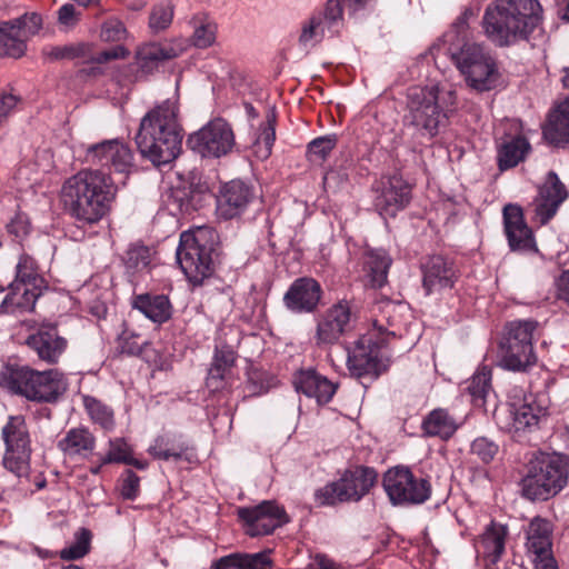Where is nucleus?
Masks as SVG:
<instances>
[{"label":"nucleus","instance_id":"f257e3e1","mask_svg":"<svg viewBox=\"0 0 569 569\" xmlns=\"http://www.w3.org/2000/svg\"><path fill=\"white\" fill-rule=\"evenodd\" d=\"M117 197L111 177L99 169H82L67 178L59 191L63 212L80 226L92 227L109 214Z\"/></svg>","mask_w":569,"mask_h":569},{"label":"nucleus","instance_id":"f03ea898","mask_svg":"<svg viewBox=\"0 0 569 569\" xmlns=\"http://www.w3.org/2000/svg\"><path fill=\"white\" fill-rule=\"evenodd\" d=\"M183 129L179 122V102L174 94L154 106L140 120L134 136L141 157L153 166L168 164L182 150Z\"/></svg>","mask_w":569,"mask_h":569},{"label":"nucleus","instance_id":"7ed1b4c3","mask_svg":"<svg viewBox=\"0 0 569 569\" xmlns=\"http://www.w3.org/2000/svg\"><path fill=\"white\" fill-rule=\"evenodd\" d=\"M542 7L538 0H497L485 10L481 26L496 47H510L528 40L541 24Z\"/></svg>","mask_w":569,"mask_h":569},{"label":"nucleus","instance_id":"20e7f679","mask_svg":"<svg viewBox=\"0 0 569 569\" xmlns=\"http://www.w3.org/2000/svg\"><path fill=\"white\" fill-rule=\"evenodd\" d=\"M451 111L441 100L438 86L410 88L406 94L403 126L416 138L431 141L448 127Z\"/></svg>","mask_w":569,"mask_h":569},{"label":"nucleus","instance_id":"39448f33","mask_svg":"<svg viewBox=\"0 0 569 569\" xmlns=\"http://www.w3.org/2000/svg\"><path fill=\"white\" fill-rule=\"evenodd\" d=\"M0 386L29 400L48 403L56 402L68 389L63 373L56 369L38 371L17 365L2 368Z\"/></svg>","mask_w":569,"mask_h":569},{"label":"nucleus","instance_id":"423d86ee","mask_svg":"<svg viewBox=\"0 0 569 569\" xmlns=\"http://www.w3.org/2000/svg\"><path fill=\"white\" fill-rule=\"evenodd\" d=\"M218 233L210 227H198L180 234L177 261L193 286H201L214 272L213 252Z\"/></svg>","mask_w":569,"mask_h":569},{"label":"nucleus","instance_id":"0eeeda50","mask_svg":"<svg viewBox=\"0 0 569 569\" xmlns=\"http://www.w3.org/2000/svg\"><path fill=\"white\" fill-rule=\"evenodd\" d=\"M568 475V461L562 456L540 453L527 465L520 481L521 493L531 501L548 500L567 485Z\"/></svg>","mask_w":569,"mask_h":569},{"label":"nucleus","instance_id":"6e6552de","mask_svg":"<svg viewBox=\"0 0 569 569\" xmlns=\"http://www.w3.org/2000/svg\"><path fill=\"white\" fill-rule=\"evenodd\" d=\"M538 321L513 320L505 326L498 348V366L507 371L527 372L538 361L533 348V333Z\"/></svg>","mask_w":569,"mask_h":569},{"label":"nucleus","instance_id":"1a4fd4ad","mask_svg":"<svg viewBox=\"0 0 569 569\" xmlns=\"http://www.w3.org/2000/svg\"><path fill=\"white\" fill-rule=\"evenodd\" d=\"M385 347L386 339H378L372 333L362 335L352 343L346 345V365L350 376L367 387V383H371L387 372L391 359L385 351Z\"/></svg>","mask_w":569,"mask_h":569},{"label":"nucleus","instance_id":"9d476101","mask_svg":"<svg viewBox=\"0 0 569 569\" xmlns=\"http://www.w3.org/2000/svg\"><path fill=\"white\" fill-rule=\"evenodd\" d=\"M382 486L393 506H419L428 501L432 493L429 477H419L407 466L388 469Z\"/></svg>","mask_w":569,"mask_h":569},{"label":"nucleus","instance_id":"9b49d317","mask_svg":"<svg viewBox=\"0 0 569 569\" xmlns=\"http://www.w3.org/2000/svg\"><path fill=\"white\" fill-rule=\"evenodd\" d=\"M1 437L6 446L3 466L18 477L26 476L30 468L31 439L23 416H10L2 427Z\"/></svg>","mask_w":569,"mask_h":569},{"label":"nucleus","instance_id":"f8f14e48","mask_svg":"<svg viewBox=\"0 0 569 569\" xmlns=\"http://www.w3.org/2000/svg\"><path fill=\"white\" fill-rule=\"evenodd\" d=\"M234 133L231 126L222 118H214L191 133L187 146L202 158L218 159L234 147Z\"/></svg>","mask_w":569,"mask_h":569},{"label":"nucleus","instance_id":"ddd939ff","mask_svg":"<svg viewBox=\"0 0 569 569\" xmlns=\"http://www.w3.org/2000/svg\"><path fill=\"white\" fill-rule=\"evenodd\" d=\"M237 516L250 537L270 535L290 521L284 508L274 500H263L252 507H240Z\"/></svg>","mask_w":569,"mask_h":569},{"label":"nucleus","instance_id":"4468645a","mask_svg":"<svg viewBox=\"0 0 569 569\" xmlns=\"http://www.w3.org/2000/svg\"><path fill=\"white\" fill-rule=\"evenodd\" d=\"M373 207L383 218H392L411 200V187L399 174L382 179L375 188Z\"/></svg>","mask_w":569,"mask_h":569},{"label":"nucleus","instance_id":"2eb2a0df","mask_svg":"<svg viewBox=\"0 0 569 569\" xmlns=\"http://www.w3.org/2000/svg\"><path fill=\"white\" fill-rule=\"evenodd\" d=\"M83 161L89 166L112 167L122 173L133 166V153L118 139L103 140L86 147Z\"/></svg>","mask_w":569,"mask_h":569},{"label":"nucleus","instance_id":"dca6fc26","mask_svg":"<svg viewBox=\"0 0 569 569\" xmlns=\"http://www.w3.org/2000/svg\"><path fill=\"white\" fill-rule=\"evenodd\" d=\"M420 270L426 296L452 289L459 279V270L453 260L442 254L428 256L421 262Z\"/></svg>","mask_w":569,"mask_h":569},{"label":"nucleus","instance_id":"f3484780","mask_svg":"<svg viewBox=\"0 0 569 569\" xmlns=\"http://www.w3.org/2000/svg\"><path fill=\"white\" fill-rule=\"evenodd\" d=\"M322 288L311 277H300L292 281L283 295V305L292 313H312L318 309L322 298Z\"/></svg>","mask_w":569,"mask_h":569},{"label":"nucleus","instance_id":"a211bd4d","mask_svg":"<svg viewBox=\"0 0 569 569\" xmlns=\"http://www.w3.org/2000/svg\"><path fill=\"white\" fill-rule=\"evenodd\" d=\"M350 317L351 309L347 300H340L327 309L317 323L316 345L322 348L337 343L349 329Z\"/></svg>","mask_w":569,"mask_h":569},{"label":"nucleus","instance_id":"6ab92c4d","mask_svg":"<svg viewBox=\"0 0 569 569\" xmlns=\"http://www.w3.org/2000/svg\"><path fill=\"white\" fill-rule=\"evenodd\" d=\"M183 51V46L176 41L139 44L134 52L138 74L142 77L153 74L163 62L180 57Z\"/></svg>","mask_w":569,"mask_h":569},{"label":"nucleus","instance_id":"aec40b11","mask_svg":"<svg viewBox=\"0 0 569 569\" xmlns=\"http://www.w3.org/2000/svg\"><path fill=\"white\" fill-rule=\"evenodd\" d=\"M254 198V188L251 184L234 179L221 187L217 198V210L223 219H233L241 216Z\"/></svg>","mask_w":569,"mask_h":569},{"label":"nucleus","instance_id":"412c9836","mask_svg":"<svg viewBox=\"0 0 569 569\" xmlns=\"http://www.w3.org/2000/svg\"><path fill=\"white\" fill-rule=\"evenodd\" d=\"M502 216L505 234L511 251H536L535 237L525 220L522 208L518 204H506Z\"/></svg>","mask_w":569,"mask_h":569},{"label":"nucleus","instance_id":"4be33fe9","mask_svg":"<svg viewBox=\"0 0 569 569\" xmlns=\"http://www.w3.org/2000/svg\"><path fill=\"white\" fill-rule=\"evenodd\" d=\"M26 345L41 361L56 365L67 350L68 340L59 335L56 325H42L27 338Z\"/></svg>","mask_w":569,"mask_h":569},{"label":"nucleus","instance_id":"5701e85b","mask_svg":"<svg viewBox=\"0 0 569 569\" xmlns=\"http://www.w3.org/2000/svg\"><path fill=\"white\" fill-rule=\"evenodd\" d=\"M567 197L568 192L565 184L556 172L550 171L533 200L535 213L539 222L541 224L548 223Z\"/></svg>","mask_w":569,"mask_h":569},{"label":"nucleus","instance_id":"b1692460","mask_svg":"<svg viewBox=\"0 0 569 569\" xmlns=\"http://www.w3.org/2000/svg\"><path fill=\"white\" fill-rule=\"evenodd\" d=\"M131 307L153 323L161 326L173 316L170 298L163 293H140L131 299Z\"/></svg>","mask_w":569,"mask_h":569},{"label":"nucleus","instance_id":"393cba45","mask_svg":"<svg viewBox=\"0 0 569 569\" xmlns=\"http://www.w3.org/2000/svg\"><path fill=\"white\" fill-rule=\"evenodd\" d=\"M392 258L385 249H367L362 254V277L367 287L379 289L388 280Z\"/></svg>","mask_w":569,"mask_h":569},{"label":"nucleus","instance_id":"a878e982","mask_svg":"<svg viewBox=\"0 0 569 569\" xmlns=\"http://www.w3.org/2000/svg\"><path fill=\"white\" fill-rule=\"evenodd\" d=\"M204 193L193 186H176L169 189L164 202L173 216H187L203 204Z\"/></svg>","mask_w":569,"mask_h":569},{"label":"nucleus","instance_id":"bb28decb","mask_svg":"<svg viewBox=\"0 0 569 569\" xmlns=\"http://www.w3.org/2000/svg\"><path fill=\"white\" fill-rule=\"evenodd\" d=\"M293 383L298 392L315 398L318 405L328 403L337 390L336 385L312 370L301 371Z\"/></svg>","mask_w":569,"mask_h":569},{"label":"nucleus","instance_id":"cd10ccee","mask_svg":"<svg viewBox=\"0 0 569 569\" xmlns=\"http://www.w3.org/2000/svg\"><path fill=\"white\" fill-rule=\"evenodd\" d=\"M237 355L229 345L217 346L206 378L207 387L216 392L224 388L227 376L236 365Z\"/></svg>","mask_w":569,"mask_h":569},{"label":"nucleus","instance_id":"c85d7f7f","mask_svg":"<svg viewBox=\"0 0 569 569\" xmlns=\"http://www.w3.org/2000/svg\"><path fill=\"white\" fill-rule=\"evenodd\" d=\"M58 449L71 459L87 458L96 448V437L86 427L69 429L57 443Z\"/></svg>","mask_w":569,"mask_h":569},{"label":"nucleus","instance_id":"c756f323","mask_svg":"<svg viewBox=\"0 0 569 569\" xmlns=\"http://www.w3.org/2000/svg\"><path fill=\"white\" fill-rule=\"evenodd\" d=\"M542 133L552 146L565 147L569 143V98L552 110Z\"/></svg>","mask_w":569,"mask_h":569},{"label":"nucleus","instance_id":"7c9ffc66","mask_svg":"<svg viewBox=\"0 0 569 569\" xmlns=\"http://www.w3.org/2000/svg\"><path fill=\"white\" fill-rule=\"evenodd\" d=\"M499 70L495 58L487 51L483 54V59H480L478 64L472 68L465 80L467 84L479 91H490L495 89L499 81Z\"/></svg>","mask_w":569,"mask_h":569},{"label":"nucleus","instance_id":"2f4dec72","mask_svg":"<svg viewBox=\"0 0 569 569\" xmlns=\"http://www.w3.org/2000/svg\"><path fill=\"white\" fill-rule=\"evenodd\" d=\"M509 412L512 420L511 428L515 431L531 430L545 416L543 409L536 405L532 395L525 396L521 401L511 402Z\"/></svg>","mask_w":569,"mask_h":569},{"label":"nucleus","instance_id":"473e14b6","mask_svg":"<svg viewBox=\"0 0 569 569\" xmlns=\"http://www.w3.org/2000/svg\"><path fill=\"white\" fill-rule=\"evenodd\" d=\"M342 477L351 501L358 502L369 493L377 481L378 473L371 467L356 466L345 470Z\"/></svg>","mask_w":569,"mask_h":569},{"label":"nucleus","instance_id":"72a5a7b5","mask_svg":"<svg viewBox=\"0 0 569 569\" xmlns=\"http://www.w3.org/2000/svg\"><path fill=\"white\" fill-rule=\"evenodd\" d=\"M459 426L457 419L447 409L436 408L423 418L421 430L427 437L448 440L456 433Z\"/></svg>","mask_w":569,"mask_h":569},{"label":"nucleus","instance_id":"f704fd0d","mask_svg":"<svg viewBox=\"0 0 569 569\" xmlns=\"http://www.w3.org/2000/svg\"><path fill=\"white\" fill-rule=\"evenodd\" d=\"M508 528L501 523L492 521L486 527L483 533L480 536L479 548L491 565L500 561L503 552Z\"/></svg>","mask_w":569,"mask_h":569},{"label":"nucleus","instance_id":"c9c22d12","mask_svg":"<svg viewBox=\"0 0 569 569\" xmlns=\"http://www.w3.org/2000/svg\"><path fill=\"white\" fill-rule=\"evenodd\" d=\"M46 284H30L23 286L21 290H10L0 303V312H32Z\"/></svg>","mask_w":569,"mask_h":569},{"label":"nucleus","instance_id":"e433bc0d","mask_svg":"<svg viewBox=\"0 0 569 569\" xmlns=\"http://www.w3.org/2000/svg\"><path fill=\"white\" fill-rule=\"evenodd\" d=\"M527 551L531 555H545L552 547V525L547 519L535 517L526 531Z\"/></svg>","mask_w":569,"mask_h":569},{"label":"nucleus","instance_id":"4c0bfd02","mask_svg":"<svg viewBox=\"0 0 569 569\" xmlns=\"http://www.w3.org/2000/svg\"><path fill=\"white\" fill-rule=\"evenodd\" d=\"M93 44L90 42H72L63 46H50L42 50L44 58L50 61L69 60L88 64Z\"/></svg>","mask_w":569,"mask_h":569},{"label":"nucleus","instance_id":"58836bf2","mask_svg":"<svg viewBox=\"0 0 569 569\" xmlns=\"http://www.w3.org/2000/svg\"><path fill=\"white\" fill-rule=\"evenodd\" d=\"M530 150V143L523 137H515L502 143L498 149V167L501 171L516 167L525 160Z\"/></svg>","mask_w":569,"mask_h":569},{"label":"nucleus","instance_id":"ea45409f","mask_svg":"<svg viewBox=\"0 0 569 569\" xmlns=\"http://www.w3.org/2000/svg\"><path fill=\"white\" fill-rule=\"evenodd\" d=\"M322 30V36L333 37L340 33L345 27V19L339 7V0H328L322 11L311 16Z\"/></svg>","mask_w":569,"mask_h":569},{"label":"nucleus","instance_id":"a19ab883","mask_svg":"<svg viewBox=\"0 0 569 569\" xmlns=\"http://www.w3.org/2000/svg\"><path fill=\"white\" fill-rule=\"evenodd\" d=\"M473 406L487 410V402L492 395L491 371L483 367L473 373L466 388Z\"/></svg>","mask_w":569,"mask_h":569},{"label":"nucleus","instance_id":"79ce46f5","mask_svg":"<svg viewBox=\"0 0 569 569\" xmlns=\"http://www.w3.org/2000/svg\"><path fill=\"white\" fill-rule=\"evenodd\" d=\"M46 284L44 279L37 270V262L28 254H21L16 266V277L12 282L8 284L9 290H21L23 286Z\"/></svg>","mask_w":569,"mask_h":569},{"label":"nucleus","instance_id":"37998d69","mask_svg":"<svg viewBox=\"0 0 569 569\" xmlns=\"http://www.w3.org/2000/svg\"><path fill=\"white\" fill-rule=\"evenodd\" d=\"M82 402L93 423L99 425L107 432L113 431L116 419L113 409L110 406L89 395L82 397Z\"/></svg>","mask_w":569,"mask_h":569},{"label":"nucleus","instance_id":"c03bdc74","mask_svg":"<svg viewBox=\"0 0 569 569\" xmlns=\"http://www.w3.org/2000/svg\"><path fill=\"white\" fill-rule=\"evenodd\" d=\"M449 50L452 61L463 77L478 64L480 59H483L487 52L482 46L473 42H466L460 48Z\"/></svg>","mask_w":569,"mask_h":569},{"label":"nucleus","instance_id":"a18cd8bd","mask_svg":"<svg viewBox=\"0 0 569 569\" xmlns=\"http://www.w3.org/2000/svg\"><path fill=\"white\" fill-rule=\"evenodd\" d=\"M343 482V477L341 476L338 480L318 488L313 493L315 502L320 507L351 502L349 491Z\"/></svg>","mask_w":569,"mask_h":569},{"label":"nucleus","instance_id":"49530a36","mask_svg":"<svg viewBox=\"0 0 569 569\" xmlns=\"http://www.w3.org/2000/svg\"><path fill=\"white\" fill-rule=\"evenodd\" d=\"M188 450V446L183 442L173 443L168 436H158L153 443L148 448L149 455L154 459L168 461L173 459L180 460L184 452Z\"/></svg>","mask_w":569,"mask_h":569},{"label":"nucleus","instance_id":"de8ad7c7","mask_svg":"<svg viewBox=\"0 0 569 569\" xmlns=\"http://www.w3.org/2000/svg\"><path fill=\"white\" fill-rule=\"evenodd\" d=\"M276 377L264 370L251 369L247 373V381L244 386L246 398L259 397L267 393L271 388L277 385Z\"/></svg>","mask_w":569,"mask_h":569},{"label":"nucleus","instance_id":"09e8293b","mask_svg":"<svg viewBox=\"0 0 569 569\" xmlns=\"http://www.w3.org/2000/svg\"><path fill=\"white\" fill-rule=\"evenodd\" d=\"M0 57L20 58L27 50L26 39L23 34L18 30H4L0 26Z\"/></svg>","mask_w":569,"mask_h":569},{"label":"nucleus","instance_id":"8fccbe9b","mask_svg":"<svg viewBox=\"0 0 569 569\" xmlns=\"http://www.w3.org/2000/svg\"><path fill=\"white\" fill-rule=\"evenodd\" d=\"M276 117L274 114H270L267 117V122L261 128V132L254 141L253 148L254 153L261 160H266L270 157L272 151V146L276 140Z\"/></svg>","mask_w":569,"mask_h":569},{"label":"nucleus","instance_id":"3c124183","mask_svg":"<svg viewBox=\"0 0 569 569\" xmlns=\"http://www.w3.org/2000/svg\"><path fill=\"white\" fill-rule=\"evenodd\" d=\"M4 30L18 29L23 37L37 34L42 28V18L39 13L31 12L9 21H0Z\"/></svg>","mask_w":569,"mask_h":569},{"label":"nucleus","instance_id":"603ef678","mask_svg":"<svg viewBox=\"0 0 569 569\" xmlns=\"http://www.w3.org/2000/svg\"><path fill=\"white\" fill-rule=\"evenodd\" d=\"M91 531L87 528H80L74 535V541L60 551V558L63 560H76L84 557L90 550Z\"/></svg>","mask_w":569,"mask_h":569},{"label":"nucleus","instance_id":"864d4df0","mask_svg":"<svg viewBox=\"0 0 569 569\" xmlns=\"http://www.w3.org/2000/svg\"><path fill=\"white\" fill-rule=\"evenodd\" d=\"M140 339L141 336L139 333L129 329L126 323H123V329L117 338L118 352L127 356H139L142 348L148 345V341H140Z\"/></svg>","mask_w":569,"mask_h":569},{"label":"nucleus","instance_id":"5fc2aeb1","mask_svg":"<svg viewBox=\"0 0 569 569\" xmlns=\"http://www.w3.org/2000/svg\"><path fill=\"white\" fill-rule=\"evenodd\" d=\"M173 19V6L169 1L154 4L149 16V28L152 33H159L170 27Z\"/></svg>","mask_w":569,"mask_h":569},{"label":"nucleus","instance_id":"6e6d98bb","mask_svg":"<svg viewBox=\"0 0 569 569\" xmlns=\"http://www.w3.org/2000/svg\"><path fill=\"white\" fill-rule=\"evenodd\" d=\"M108 446L107 453L101 456V465L124 463L132 455V448L124 438H111Z\"/></svg>","mask_w":569,"mask_h":569},{"label":"nucleus","instance_id":"4d7b16f0","mask_svg":"<svg viewBox=\"0 0 569 569\" xmlns=\"http://www.w3.org/2000/svg\"><path fill=\"white\" fill-rule=\"evenodd\" d=\"M336 134H327L311 140L307 147V153L311 161H323L337 144Z\"/></svg>","mask_w":569,"mask_h":569},{"label":"nucleus","instance_id":"13d9d810","mask_svg":"<svg viewBox=\"0 0 569 569\" xmlns=\"http://www.w3.org/2000/svg\"><path fill=\"white\" fill-rule=\"evenodd\" d=\"M217 24L212 21L206 20L194 23L192 34V42L197 48L206 49L213 44L216 41Z\"/></svg>","mask_w":569,"mask_h":569},{"label":"nucleus","instance_id":"bf43d9fd","mask_svg":"<svg viewBox=\"0 0 569 569\" xmlns=\"http://www.w3.org/2000/svg\"><path fill=\"white\" fill-rule=\"evenodd\" d=\"M127 34L124 23L117 18H110L101 24L99 38L103 42H120L127 38Z\"/></svg>","mask_w":569,"mask_h":569},{"label":"nucleus","instance_id":"052dcab7","mask_svg":"<svg viewBox=\"0 0 569 569\" xmlns=\"http://www.w3.org/2000/svg\"><path fill=\"white\" fill-rule=\"evenodd\" d=\"M150 264V249L146 246H131L126 253L128 270L140 271Z\"/></svg>","mask_w":569,"mask_h":569},{"label":"nucleus","instance_id":"680f3d73","mask_svg":"<svg viewBox=\"0 0 569 569\" xmlns=\"http://www.w3.org/2000/svg\"><path fill=\"white\" fill-rule=\"evenodd\" d=\"M498 450V445L487 437H478L471 443V455L476 456L482 463L491 462Z\"/></svg>","mask_w":569,"mask_h":569},{"label":"nucleus","instance_id":"e2e57ef3","mask_svg":"<svg viewBox=\"0 0 569 569\" xmlns=\"http://www.w3.org/2000/svg\"><path fill=\"white\" fill-rule=\"evenodd\" d=\"M140 493V478L131 469H126L120 479V495L126 500H134Z\"/></svg>","mask_w":569,"mask_h":569},{"label":"nucleus","instance_id":"0e129e2a","mask_svg":"<svg viewBox=\"0 0 569 569\" xmlns=\"http://www.w3.org/2000/svg\"><path fill=\"white\" fill-rule=\"evenodd\" d=\"M6 228L14 240L21 242L30 233L31 224L26 213L18 212L10 219Z\"/></svg>","mask_w":569,"mask_h":569},{"label":"nucleus","instance_id":"69168bd1","mask_svg":"<svg viewBox=\"0 0 569 569\" xmlns=\"http://www.w3.org/2000/svg\"><path fill=\"white\" fill-rule=\"evenodd\" d=\"M129 54L130 51L122 44H117L99 53H94L92 48L91 57L88 59V64H102L111 60L126 59Z\"/></svg>","mask_w":569,"mask_h":569},{"label":"nucleus","instance_id":"338daca9","mask_svg":"<svg viewBox=\"0 0 569 569\" xmlns=\"http://www.w3.org/2000/svg\"><path fill=\"white\" fill-rule=\"evenodd\" d=\"M318 22L310 17L309 21L302 27L301 34L299 37L300 44L305 47L315 46L320 42L325 37L322 30L319 29Z\"/></svg>","mask_w":569,"mask_h":569},{"label":"nucleus","instance_id":"774afa93","mask_svg":"<svg viewBox=\"0 0 569 569\" xmlns=\"http://www.w3.org/2000/svg\"><path fill=\"white\" fill-rule=\"evenodd\" d=\"M243 569H270L272 560L267 551L242 553Z\"/></svg>","mask_w":569,"mask_h":569}]
</instances>
